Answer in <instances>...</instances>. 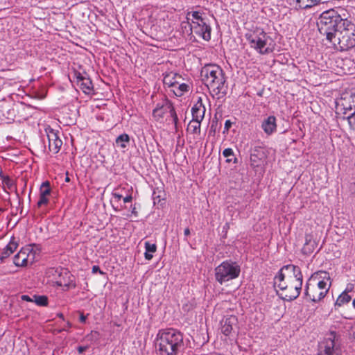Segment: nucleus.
<instances>
[{
	"label": "nucleus",
	"instance_id": "obj_1",
	"mask_svg": "<svg viewBox=\"0 0 355 355\" xmlns=\"http://www.w3.org/2000/svg\"><path fill=\"white\" fill-rule=\"evenodd\" d=\"M302 286V274L300 268L295 265L284 266L274 278V286L279 288V296L284 300L296 299L300 294Z\"/></svg>",
	"mask_w": 355,
	"mask_h": 355
},
{
	"label": "nucleus",
	"instance_id": "obj_2",
	"mask_svg": "<svg viewBox=\"0 0 355 355\" xmlns=\"http://www.w3.org/2000/svg\"><path fill=\"white\" fill-rule=\"evenodd\" d=\"M182 334L169 328L158 331L155 346L159 355H180L184 347Z\"/></svg>",
	"mask_w": 355,
	"mask_h": 355
},
{
	"label": "nucleus",
	"instance_id": "obj_3",
	"mask_svg": "<svg viewBox=\"0 0 355 355\" xmlns=\"http://www.w3.org/2000/svg\"><path fill=\"white\" fill-rule=\"evenodd\" d=\"M346 17H343L338 10L330 9L323 12L319 17L317 26L320 33L325 35L327 40L332 41L337 31L344 26Z\"/></svg>",
	"mask_w": 355,
	"mask_h": 355
},
{
	"label": "nucleus",
	"instance_id": "obj_4",
	"mask_svg": "<svg viewBox=\"0 0 355 355\" xmlns=\"http://www.w3.org/2000/svg\"><path fill=\"white\" fill-rule=\"evenodd\" d=\"M200 76L205 84L216 95H226L227 87L225 85L226 80L223 69L216 64H208L201 69Z\"/></svg>",
	"mask_w": 355,
	"mask_h": 355
},
{
	"label": "nucleus",
	"instance_id": "obj_5",
	"mask_svg": "<svg viewBox=\"0 0 355 355\" xmlns=\"http://www.w3.org/2000/svg\"><path fill=\"white\" fill-rule=\"evenodd\" d=\"M331 42L337 49L343 51L355 46V24L346 19L344 26L337 31Z\"/></svg>",
	"mask_w": 355,
	"mask_h": 355
},
{
	"label": "nucleus",
	"instance_id": "obj_6",
	"mask_svg": "<svg viewBox=\"0 0 355 355\" xmlns=\"http://www.w3.org/2000/svg\"><path fill=\"white\" fill-rule=\"evenodd\" d=\"M241 273V266L236 261L226 260L214 269L215 279L220 285L238 278Z\"/></svg>",
	"mask_w": 355,
	"mask_h": 355
},
{
	"label": "nucleus",
	"instance_id": "obj_7",
	"mask_svg": "<svg viewBox=\"0 0 355 355\" xmlns=\"http://www.w3.org/2000/svg\"><path fill=\"white\" fill-rule=\"evenodd\" d=\"M245 38L248 41L250 47L255 49L260 54H268L272 51V48L268 46L269 42L272 39L266 33L259 28H257L254 31L246 33Z\"/></svg>",
	"mask_w": 355,
	"mask_h": 355
},
{
	"label": "nucleus",
	"instance_id": "obj_8",
	"mask_svg": "<svg viewBox=\"0 0 355 355\" xmlns=\"http://www.w3.org/2000/svg\"><path fill=\"white\" fill-rule=\"evenodd\" d=\"M167 114H169L173 119V123L176 125L178 121V115L175 111L173 103L168 99H164L162 102L157 103L153 110V116L156 121L163 119Z\"/></svg>",
	"mask_w": 355,
	"mask_h": 355
},
{
	"label": "nucleus",
	"instance_id": "obj_9",
	"mask_svg": "<svg viewBox=\"0 0 355 355\" xmlns=\"http://www.w3.org/2000/svg\"><path fill=\"white\" fill-rule=\"evenodd\" d=\"M320 347L318 355H341L340 343L335 331H331Z\"/></svg>",
	"mask_w": 355,
	"mask_h": 355
},
{
	"label": "nucleus",
	"instance_id": "obj_10",
	"mask_svg": "<svg viewBox=\"0 0 355 355\" xmlns=\"http://www.w3.org/2000/svg\"><path fill=\"white\" fill-rule=\"evenodd\" d=\"M319 275L320 273L315 272L311 275L306 282L304 290L306 300L315 303L320 302L324 297L320 295V291L318 290V287L315 284L316 281L318 280Z\"/></svg>",
	"mask_w": 355,
	"mask_h": 355
},
{
	"label": "nucleus",
	"instance_id": "obj_11",
	"mask_svg": "<svg viewBox=\"0 0 355 355\" xmlns=\"http://www.w3.org/2000/svg\"><path fill=\"white\" fill-rule=\"evenodd\" d=\"M266 158V153L263 148L255 146L250 150V165L253 168L259 167Z\"/></svg>",
	"mask_w": 355,
	"mask_h": 355
},
{
	"label": "nucleus",
	"instance_id": "obj_12",
	"mask_svg": "<svg viewBox=\"0 0 355 355\" xmlns=\"http://www.w3.org/2000/svg\"><path fill=\"white\" fill-rule=\"evenodd\" d=\"M238 320L234 315H227L221 321V331L223 334L228 336L237 327Z\"/></svg>",
	"mask_w": 355,
	"mask_h": 355
},
{
	"label": "nucleus",
	"instance_id": "obj_13",
	"mask_svg": "<svg viewBox=\"0 0 355 355\" xmlns=\"http://www.w3.org/2000/svg\"><path fill=\"white\" fill-rule=\"evenodd\" d=\"M47 137L49 139V150L53 152L54 154L58 153L62 145V140L58 137V135L53 129H51L47 133Z\"/></svg>",
	"mask_w": 355,
	"mask_h": 355
},
{
	"label": "nucleus",
	"instance_id": "obj_14",
	"mask_svg": "<svg viewBox=\"0 0 355 355\" xmlns=\"http://www.w3.org/2000/svg\"><path fill=\"white\" fill-rule=\"evenodd\" d=\"M318 280L316 281V286L318 287V290L320 291V295L321 297H325L329 290L330 284L327 286V282L324 280L327 279L329 280V275L327 272L319 271Z\"/></svg>",
	"mask_w": 355,
	"mask_h": 355
},
{
	"label": "nucleus",
	"instance_id": "obj_15",
	"mask_svg": "<svg viewBox=\"0 0 355 355\" xmlns=\"http://www.w3.org/2000/svg\"><path fill=\"white\" fill-rule=\"evenodd\" d=\"M78 84L85 94H90L93 90V84L89 77L83 76L80 73L76 74Z\"/></svg>",
	"mask_w": 355,
	"mask_h": 355
},
{
	"label": "nucleus",
	"instance_id": "obj_16",
	"mask_svg": "<svg viewBox=\"0 0 355 355\" xmlns=\"http://www.w3.org/2000/svg\"><path fill=\"white\" fill-rule=\"evenodd\" d=\"M342 106L345 110L344 114H347V111H353V112L347 116L348 119H351L355 115V93L343 99Z\"/></svg>",
	"mask_w": 355,
	"mask_h": 355
},
{
	"label": "nucleus",
	"instance_id": "obj_17",
	"mask_svg": "<svg viewBox=\"0 0 355 355\" xmlns=\"http://www.w3.org/2000/svg\"><path fill=\"white\" fill-rule=\"evenodd\" d=\"M189 31L191 32L193 31L196 35L201 37L205 41H209L211 39V28L208 24L203 25V26H193V28H190Z\"/></svg>",
	"mask_w": 355,
	"mask_h": 355
},
{
	"label": "nucleus",
	"instance_id": "obj_18",
	"mask_svg": "<svg viewBox=\"0 0 355 355\" xmlns=\"http://www.w3.org/2000/svg\"><path fill=\"white\" fill-rule=\"evenodd\" d=\"M261 128L264 132L268 135H270L275 132L277 129L275 116H269L266 119H264L261 123Z\"/></svg>",
	"mask_w": 355,
	"mask_h": 355
},
{
	"label": "nucleus",
	"instance_id": "obj_19",
	"mask_svg": "<svg viewBox=\"0 0 355 355\" xmlns=\"http://www.w3.org/2000/svg\"><path fill=\"white\" fill-rule=\"evenodd\" d=\"M205 107L202 103L201 98H199L198 101L191 108V114L193 119L202 120L205 116Z\"/></svg>",
	"mask_w": 355,
	"mask_h": 355
},
{
	"label": "nucleus",
	"instance_id": "obj_20",
	"mask_svg": "<svg viewBox=\"0 0 355 355\" xmlns=\"http://www.w3.org/2000/svg\"><path fill=\"white\" fill-rule=\"evenodd\" d=\"M17 243L12 241L3 248L1 255L0 259L1 261L10 257L17 249Z\"/></svg>",
	"mask_w": 355,
	"mask_h": 355
},
{
	"label": "nucleus",
	"instance_id": "obj_21",
	"mask_svg": "<svg viewBox=\"0 0 355 355\" xmlns=\"http://www.w3.org/2000/svg\"><path fill=\"white\" fill-rule=\"evenodd\" d=\"M177 78H180V76L176 73L167 74L164 78V84L168 87H175L176 84H179Z\"/></svg>",
	"mask_w": 355,
	"mask_h": 355
},
{
	"label": "nucleus",
	"instance_id": "obj_22",
	"mask_svg": "<svg viewBox=\"0 0 355 355\" xmlns=\"http://www.w3.org/2000/svg\"><path fill=\"white\" fill-rule=\"evenodd\" d=\"M130 142V137L128 134L123 133L116 138L115 144L117 147L125 148Z\"/></svg>",
	"mask_w": 355,
	"mask_h": 355
},
{
	"label": "nucleus",
	"instance_id": "obj_23",
	"mask_svg": "<svg viewBox=\"0 0 355 355\" xmlns=\"http://www.w3.org/2000/svg\"><path fill=\"white\" fill-rule=\"evenodd\" d=\"M144 257L146 260H151L153 258L152 253H154L157 250V245L155 243H150L149 241H146L145 243Z\"/></svg>",
	"mask_w": 355,
	"mask_h": 355
},
{
	"label": "nucleus",
	"instance_id": "obj_24",
	"mask_svg": "<svg viewBox=\"0 0 355 355\" xmlns=\"http://www.w3.org/2000/svg\"><path fill=\"white\" fill-rule=\"evenodd\" d=\"M14 263L17 266H24L27 263L26 252L20 251L14 257Z\"/></svg>",
	"mask_w": 355,
	"mask_h": 355
},
{
	"label": "nucleus",
	"instance_id": "obj_25",
	"mask_svg": "<svg viewBox=\"0 0 355 355\" xmlns=\"http://www.w3.org/2000/svg\"><path fill=\"white\" fill-rule=\"evenodd\" d=\"M352 297L349 295L347 294L346 292H343L337 298L334 306L340 307L345 304H347L350 302Z\"/></svg>",
	"mask_w": 355,
	"mask_h": 355
},
{
	"label": "nucleus",
	"instance_id": "obj_26",
	"mask_svg": "<svg viewBox=\"0 0 355 355\" xmlns=\"http://www.w3.org/2000/svg\"><path fill=\"white\" fill-rule=\"evenodd\" d=\"M201 121L202 120L192 119L188 125V129H190L193 133L200 134Z\"/></svg>",
	"mask_w": 355,
	"mask_h": 355
},
{
	"label": "nucleus",
	"instance_id": "obj_27",
	"mask_svg": "<svg viewBox=\"0 0 355 355\" xmlns=\"http://www.w3.org/2000/svg\"><path fill=\"white\" fill-rule=\"evenodd\" d=\"M312 236L309 234H306L305 236V243L303 248V250L305 253H311L313 251V248H311L309 246L311 245L313 248V245L315 243L314 241L312 242Z\"/></svg>",
	"mask_w": 355,
	"mask_h": 355
},
{
	"label": "nucleus",
	"instance_id": "obj_28",
	"mask_svg": "<svg viewBox=\"0 0 355 355\" xmlns=\"http://www.w3.org/2000/svg\"><path fill=\"white\" fill-rule=\"evenodd\" d=\"M320 1V0H296L299 6L302 8H311L313 6L316 5Z\"/></svg>",
	"mask_w": 355,
	"mask_h": 355
},
{
	"label": "nucleus",
	"instance_id": "obj_29",
	"mask_svg": "<svg viewBox=\"0 0 355 355\" xmlns=\"http://www.w3.org/2000/svg\"><path fill=\"white\" fill-rule=\"evenodd\" d=\"M223 155L225 157L227 158L226 162L230 163L231 162H234V163L237 162V159L234 157V151L232 148H225L223 152Z\"/></svg>",
	"mask_w": 355,
	"mask_h": 355
},
{
	"label": "nucleus",
	"instance_id": "obj_30",
	"mask_svg": "<svg viewBox=\"0 0 355 355\" xmlns=\"http://www.w3.org/2000/svg\"><path fill=\"white\" fill-rule=\"evenodd\" d=\"M205 24H207V19L205 18H203L202 17H201L200 18H198V20L195 21L193 24H189V23L183 22L182 24V27L186 28L187 26H189L190 28H193V26H203V25H205Z\"/></svg>",
	"mask_w": 355,
	"mask_h": 355
},
{
	"label": "nucleus",
	"instance_id": "obj_31",
	"mask_svg": "<svg viewBox=\"0 0 355 355\" xmlns=\"http://www.w3.org/2000/svg\"><path fill=\"white\" fill-rule=\"evenodd\" d=\"M178 87L173 90L174 94L177 96H181L183 95V94L186 92H187L189 89V86L187 84L182 83V84H178Z\"/></svg>",
	"mask_w": 355,
	"mask_h": 355
},
{
	"label": "nucleus",
	"instance_id": "obj_32",
	"mask_svg": "<svg viewBox=\"0 0 355 355\" xmlns=\"http://www.w3.org/2000/svg\"><path fill=\"white\" fill-rule=\"evenodd\" d=\"M33 302L39 306H46L48 304V298L44 295H33Z\"/></svg>",
	"mask_w": 355,
	"mask_h": 355
},
{
	"label": "nucleus",
	"instance_id": "obj_33",
	"mask_svg": "<svg viewBox=\"0 0 355 355\" xmlns=\"http://www.w3.org/2000/svg\"><path fill=\"white\" fill-rule=\"evenodd\" d=\"M51 193L50 183L46 181L42 184L40 187V196H48Z\"/></svg>",
	"mask_w": 355,
	"mask_h": 355
},
{
	"label": "nucleus",
	"instance_id": "obj_34",
	"mask_svg": "<svg viewBox=\"0 0 355 355\" xmlns=\"http://www.w3.org/2000/svg\"><path fill=\"white\" fill-rule=\"evenodd\" d=\"M202 17V14L198 11H194L191 12H189L187 14V19L191 20V23L193 24L195 21L198 20V18H200Z\"/></svg>",
	"mask_w": 355,
	"mask_h": 355
},
{
	"label": "nucleus",
	"instance_id": "obj_35",
	"mask_svg": "<svg viewBox=\"0 0 355 355\" xmlns=\"http://www.w3.org/2000/svg\"><path fill=\"white\" fill-rule=\"evenodd\" d=\"M3 182L9 188L11 189L14 185V181L10 178L8 176L4 177L3 178Z\"/></svg>",
	"mask_w": 355,
	"mask_h": 355
},
{
	"label": "nucleus",
	"instance_id": "obj_36",
	"mask_svg": "<svg viewBox=\"0 0 355 355\" xmlns=\"http://www.w3.org/2000/svg\"><path fill=\"white\" fill-rule=\"evenodd\" d=\"M48 202H49V199H48V198L46 196H40V200L37 202V206L38 207H41L43 205L47 204Z\"/></svg>",
	"mask_w": 355,
	"mask_h": 355
},
{
	"label": "nucleus",
	"instance_id": "obj_37",
	"mask_svg": "<svg viewBox=\"0 0 355 355\" xmlns=\"http://www.w3.org/2000/svg\"><path fill=\"white\" fill-rule=\"evenodd\" d=\"M99 337V334L98 331H92L89 335H87V338L89 340H98Z\"/></svg>",
	"mask_w": 355,
	"mask_h": 355
},
{
	"label": "nucleus",
	"instance_id": "obj_38",
	"mask_svg": "<svg viewBox=\"0 0 355 355\" xmlns=\"http://www.w3.org/2000/svg\"><path fill=\"white\" fill-rule=\"evenodd\" d=\"M217 123H218V121H217L216 118H215V119L212 120L211 125L210 127V131H213L214 132L216 131Z\"/></svg>",
	"mask_w": 355,
	"mask_h": 355
},
{
	"label": "nucleus",
	"instance_id": "obj_39",
	"mask_svg": "<svg viewBox=\"0 0 355 355\" xmlns=\"http://www.w3.org/2000/svg\"><path fill=\"white\" fill-rule=\"evenodd\" d=\"M354 289V285L350 284H348L346 289L343 292H346L347 294H348L349 292H352Z\"/></svg>",
	"mask_w": 355,
	"mask_h": 355
},
{
	"label": "nucleus",
	"instance_id": "obj_40",
	"mask_svg": "<svg viewBox=\"0 0 355 355\" xmlns=\"http://www.w3.org/2000/svg\"><path fill=\"white\" fill-rule=\"evenodd\" d=\"M87 349V346H79L78 347L77 350L79 354H83Z\"/></svg>",
	"mask_w": 355,
	"mask_h": 355
},
{
	"label": "nucleus",
	"instance_id": "obj_41",
	"mask_svg": "<svg viewBox=\"0 0 355 355\" xmlns=\"http://www.w3.org/2000/svg\"><path fill=\"white\" fill-rule=\"evenodd\" d=\"M232 126V122L230 120H227L225 123V130H228Z\"/></svg>",
	"mask_w": 355,
	"mask_h": 355
},
{
	"label": "nucleus",
	"instance_id": "obj_42",
	"mask_svg": "<svg viewBox=\"0 0 355 355\" xmlns=\"http://www.w3.org/2000/svg\"><path fill=\"white\" fill-rule=\"evenodd\" d=\"M21 299L26 302H33V299L31 298V297L26 295H22Z\"/></svg>",
	"mask_w": 355,
	"mask_h": 355
},
{
	"label": "nucleus",
	"instance_id": "obj_43",
	"mask_svg": "<svg viewBox=\"0 0 355 355\" xmlns=\"http://www.w3.org/2000/svg\"><path fill=\"white\" fill-rule=\"evenodd\" d=\"M98 271L101 274L103 273L98 266H94L92 267V272L96 273Z\"/></svg>",
	"mask_w": 355,
	"mask_h": 355
},
{
	"label": "nucleus",
	"instance_id": "obj_44",
	"mask_svg": "<svg viewBox=\"0 0 355 355\" xmlns=\"http://www.w3.org/2000/svg\"><path fill=\"white\" fill-rule=\"evenodd\" d=\"M132 196H125V197L123 198V202H124L125 203H126V202H130V201L132 200Z\"/></svg>",
	"mask_w": 355,
	"mask_h": 355
},
{
	"label": "nucleus",
	"instance_id": "obj_45",
	"mask_svg": "<svg viewBox=\"0 0 355 355\" xmlns=\"http://www.w3.org/2000/svg\"><path fill=\"white\" fill-rule=\"evenodd\" d=\"M86 319H87V317L83 313H81L80 315V321L81 322L84 323V322H85Z\"/></svg>",
	"mask_w": 355,
	"mask_h": 355
},
{
	"label": "nucleus",
	"instance_id": "obj_46",
	"mask_svg": "<svg viewBox=\"0 0 355 355\" xmlns=\"http://www.w3.org/2000/svg\"><path fill=\"white\" fill-rule=\"evenodd\" d=\"M184 234L185 236H188L190 235V230L189 227H187L184 231Z\"/></svg>",
	"mask_w": 355,
	"mask_h": 355
},
{
	"label": "nucleus",
	"instance_id": "obj_47",
	"mask_svg": "<svg viewBox=\"0 0 355 355\" xmlns=\"http://www.w3.org/2000/svg\"><path fill=\"white\" fill-rule=\"evenodd\" d=\"M114 196L115 198L118 199V200H120L121 198H122V196L120 195V194H117V193H114Z\"/></svg>",
	"mask_w": 355,
	"mask_h": 355
},
{
	"label": "nucleus",
	"instance_id": "obj_48",
	"mask_svg": "<svg viewBox=\"0 0 355 355\" xmlns=\"http://www.w3.org/2000/svg\"><path fill=\"white\" fill-rule=\"evenodd\" d=\"M132 213L135 216H137V210H136L135 207H132Z\"/></svg>",
	"mask_w": 355,
	"mask_h": 355
},
{
	"label": "nucleus",
	"instance_id": "obj_49",
	"mask_svg": "<svg viewBox=\"0 0 355 355\" xmlns=\"http://www.w3.org/2000/svg\"><path fill=\"white\" fill-rule=\"evenodd\" d=\"M57 316L62 320H64V315L62 313H58Z\"/></svg>",
	"mask_w": 355,
	"mask_h": 355
},
{
	"label": "nucleus",
	"instance_id": "obj_50",
	"mask_svg": "<svg viewBox=\"0 0 355 355\" xmlns=\"http://www.w3.org/2000/svg\"><path fill=\"white\" fill-rule=\"evenodd\" d=\"M70 181L69 178L68 177V173H67V177L65 178V182H69Z\"/></svg>",
	"mask_w": 355,
	"mask_h": 355
},
{
	"label": "nucleus",
	"instance_id": "obj_51",
	"mask_svg": "<svg viewBox=\"0 0 355 355\" xmlns=\"http://www.w3.org/2000/svg\"><path fill=\"white\" fill-rule=\"evenodd\" d=\"M67 327L68 328H70V327H71V324L69 322H67Z\"/></svg>",
	"mask_w": 355,
	"mask_h": 355
},
{
	"label": "nucleus",
	"instance_id": "obj_52",
	"mask_svg": "<svg viewBox=\"0 0 355 355\" xmlns=\"http://www.w3.org/2000/svg\"><path fill=\"white\" fill-rule=\"evenodd\" d=\"M352 305L355 308V298L354 299V300L352 302Z\"/></svg>",
	"mask_w": 355,
	"mask_h": 355
},
{
	"label": "nucleus",
	"instance_id": "obj_53",
	"mask_svg": "<svg viewBox=\"0 0 355 355\" xmlns=\"http://www.w3.org/2000/svg\"><path fill=\"white\" fill-rule=\"evenodd\" d=\"M62 331H65V329L64 328L58 330V332H62Z\"/></svg>",
	"mask_w": 355,
	"mask_h": 355
},
{
	"label": "nucleus",
	"instance_id": "obj_54",
	"mask_svg": "<svg viewBox=\"0 0 355 355\" xmlns=\"http://www.w3.org/2000/svg\"><path fill=\"white\" fill-rule=\"evenodd\" d=\"M354 338H355V331H354Z\"/></svg>",
	"mask_w": 355,
	"mask_h": 355
}]
</instances>
